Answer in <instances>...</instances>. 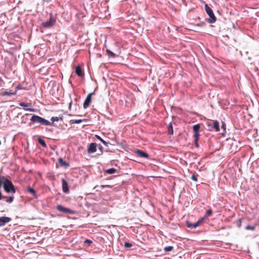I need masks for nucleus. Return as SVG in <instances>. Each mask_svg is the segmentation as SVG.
<instances>
[{
    "mask_svg": "<svg viewBox=\"0 0 259 259\" xmlns=\"http://www.w3.org/2000/svg\"><path fill=\"white\" fill-rule=\"evenodd\" d=\"M30 120L34 123H40L44 125H53L49 120L36 115H33Z\"/></svg>",
    "mask_w": 259,
    "mask_h": 259,
    "instance_id": "f257e3e1",
    "label": "nucleus"
},
{
    "mask_svg": "<svg viewBox=\"0 0 259 259\" xmlns=\"http://www.w3.org/2000/svg\"><path fill=\"white\" fill-rule=\"evenodd\" d=\"M5 181V186H4L5 192L8 193H15L16 190L13 183L9 179L6 180Z\"/></svg>",
    "mask_w": 259,
    "mask_h": 259,
    "instance_id": "f03ea898",
    "label": "nucleus"
},
{
    "mask_svg": "<svg viewBox=\"0 0 259 259\" xmlns=\"http://www.w3.org/2000/svg\"><path fill=\"white\" fill-rule=\"evenodd\" d=\"M206 125L208 131L215 132L220 131L219 123L217 120L207 122Z\"/></svg>",
    "mask_w": 259,
    "mask_h": 259,
    "instance_id": "7ed1b4c3",
    "label": "nucleus"
},
{
    "mask_svg": "<svg viewBox=\"0 0 259 259\" xmlns=\"http://www.w3.org/2000/svg\"><path fill=\"white\" fill-rule=\"evenodd\" d=\"M205 9L207 14L209 16L208 22L209 23H213L216 21L217 18L213 13L212 10L208 6L207 4L205 5Z\"/></svg>",
    "mask_w": 259,
    "mask_h": 259,
    "instance_id": "20e7f679",
    "label": "nucleus"
},
{
    "mask_svg": "<svg viewBox=\"0 0 259 259\" xmlns=\"http://www.w3.org/2000/svg\"><path fill=\"white\" fill-rule=\"evenodd\" d=\"M56 209L57 210L65 213H69L70 214H74L75 213L74 210L65 207L61 205H57Z\"/></svg>",
    "mask_w": 259,
    "mask_h": 259,
    "instance_id": "39448f33",
    "label": "nucleus"
},
{
    "mask_svg": "<svg viewBox=\"0 0 259 259\" xmlns=\"http://www.w3.org/2000/svg\"><path fill=\"white\" fill-rule=\"evenodd\" d=\"M204 220H205V218H202L201 219L197 221L195 223H192L190 222L187 221L186 225H187V227H188L189 228H191V229L196 228L198 227V226H199L200 225V224L204 221Z\"/></svg>",
    "mask_w": 259,
    "mask_h": 259,
    "instance_id": "423d86ee",
    "label": "nucleus"
},
{
    "mask_svg": "<svg viewBox=\"0 0 259 259\" xmlns=\"http://www.w3.org/2000/svg\"><path fill=\"white\" fill-rule=\"evenodd\" d=\"M55 20L53 17L52 15H51L49 20L41 23V25L45 28H49L52 27L55 24Z\"/></svg>",
    "mask_w": 259,
    "mask_h": 259,
    "instance_id": "0eeeda50",
    "label": "nucleus"
},
{
    "mask_svg": "<svg viewBox=\"0 0 259 259\" xmlns=\"http://www.w3.org/2000/svg\"><path fill=\"white\" fill-rule=\"evenodd\" d=\"M94 94V92L91 93L87 96L85 101H84L83 107L84 109L87 108L92 102V96Z\"/></svg>",
    "mask_w": 259,
    "mask_h": 259,
    "instance_id": "6e6552de",
    "label": "nucleus"
},
{
    "mask_svg": "<svg viewBox=\"0 0 259 259\" xmlns=\"http://www.w3.org/2000/svg\"><path fill=\"white\" fill-rule=\"evenodd\" d=\"M12 219L8 217H0V227L5 226L7 223L11 222Z\"/></svg>",
    "mask_w": 259,
    "mask_h": 259,
    "instance_id": "1a4fd4ad",
    "label": "nucleus"
},
{
    "mask_svg": "<svg viewBox=\"0 0 259 259\" xmlns=\"http://www.w3.org/2000/svg\"><path fill=\"white\" fill-rule=\"evenodd\" d=\"M193 129L194 131V138H195L196 139L199 138V131L200 129V125L199 124H195L193 125Z\"/></svg>",
    "mask_w": 259,
    "mask_h": 259,
    "instance_id": "9d476101",
    "label": "nucleus"
},
{
    "mask_svg": "<svg viewBox=\"0 0 259 259\" xmlns=\"http://www.w3.org/2000/svg\"><path fill=\"white\" fill-rule=\"evenodd\" d=\"M97 150V144L95 143H92L90 144L88 148V152L89 153H93Z\"/></svg>",
    "mask_w": 259,
    "mask_h": 259,
    "instance_id": "9b49d317",
    "label": "nucleus"
},
{
    "mask_svg": "<svg viewBox=\"0 0 259 259\" xmlns=\"http://www.w3.org/2000/svg\"><path fill=\"white\" fill-rule=\"evenodd\" d=\"M136 153L140 157L142 158H148L149 157V154L141 150L137 149L136 151Z\"/></svg>",
    "mask_w": 259,
    "mask_h": 259,
    "instance_id": "f8f14e48",
    "label": "nucleus"
},
{
    "mask_svg": "<svg viewBox=\"0 0 259 259\" xmlns=\"http://www.w3.org/2000/svg\"><path fill=\"white\" fill-rule=\"evenodd\" d=\"M62 182L63 192L65 193H68L69 190V188H68V185L67 181L65 179H63L62 180Z\"/></svg>",
    "mask_w": 259,
    "mask_h": 259,
    "instance_id": "ddd939ff",
    "label": "nucleus"
},
{
    "mask_svg": "<svg viewBox=\"0 0 259 259\" xmlns=\"http://www.w3.org/2000/svg\"><path fill=\"white\" fill-rule=\"evenodd\" d=\"M58 162L61 166L64 168H67L69 166L70 164L68 162L64 161L62 158H59L58 159Z\"/></svg>",
    "mask_w": 259,
    "mask_h": 259,
    "instance_id": "4468645a",
    "label": "nucleus"
},
{
    "mask_svg": "<svg viewBox=\"0 0 259 259\" xmlns=\"http://www.w3.org/2000/svg\"><path fill=\"white\" fill-rule=\"evenodd\" d=\"M0 94L3 96H14V95H16V92H7V91H1L0 92Z\"/></svg>",
    "mask_w": 259,
    "mask_h": 259,
    "instance_id": "2eb2a0df",
    "label": "nucleus"
},
{
    "mask_svg": "<svg viewBox=\"0 0 259 259\" xmlns=\"http://www.w3.org/2000/svg\"><path fill=\"white\" fill-rule=\"evenodd\" d=\"M75 73L80 77H82L83 75V73L82 72V69L79 65L76 66L75 68Z\"/></svg>",
    "mask_w": 259,
    "mask_h": 259,
    "instance_id": "dca6fc26",
    "label": "nucleus"
},
{
    "mask_svg": "<svg viewBox=\"0 0 259 259\" xmlns=\"http://www.w3.org/2000/svg\"><path fill=\"white\" fill-rule=\"evenodd\" d=\"M3 199H6V202L8 203H11L14 199V196L13 195L10 196H6L3 195Z\"/></svg>",
    "mask_w": 259,
    "mask_h": 259,
    "instance_id": "f3484780",
    "label": "nucleus"
},
{
    "mask_svg": "<svg viewBox=\"0 0 259 259\" xmlns=\"http://www.w3.org/2000/svg\"><path fill=\"white\" fill-rule=\"evenodd\" d=\"M95 137L99 140H100L105 146L108 147L109 145L110 144V142L109 141L107 142L105 140H104L102 138H101L100 136L98 135H96Z\"/></svg>",
    "mask_w": 259,
    "mask_h": 259,
    "instance_id": "a211bd4d",
    "label": "nucleus"
},
{
    "mask_svg": "<svg viewBox=\"0 0 259 259\" xmlns=\"http://www.w3.org/2000/svg\"><path fill=\"white\" fill-rule=\"evenodd\" d=\"M168 133L169 135H172L174 133L173 127L171 122L169 123L167 126Z\"/></svg>",
    "mask_w": 259,
    "mask_h": 259,
    "instance_id": "6ab92c4d",
    "label": "nucleus"
},
{
    "mask_svg": "<svg viewBox=\"0 0 259 259\" xmlns=\"http://www.w3.org/2000/svg\"><path fill=\"white\" fill-rule=\"evenodd\" d=\"M116 171V169L114 168H111L105 170V172L109 174H114Z\"/></svg>",
    "mask_w": 259,
    "mask_h": 259,
    "instance_id": "aec40b11",
    "label": "nucleus"
},
{
    "mask_svg": "<svg viewBox=\"0 0 259 259\" xmlns=\"http://www.w3.org/2000/svg\"><path fill=\"white\" fill-rule=\"evenodd\" d=\"M27 191L29 193H31L33 196H35L36 195L35 190L33 188L30 187V186L28 187Z\"/></svg>",
    "mask_w": 259,
    "mask_h": 259,
    "instance_id": "412c9836",
    "label": "nucleus"
},
{
    "mask_svg": "<svg viewBox=\"0 0 259 259\" xmlns=\"http://www.w3.org/2000/svg\"><path fill=\"white\" fill-rule=\"evenodd\" d=\"M38 142L43 147H44V148L47 147V144H46L45 141L44 140H42V139L38 138Z\"/></svg>",
    "mask_w": 259,
    "mask_h": 259,
    "instance_id": "4be33fe9",
    "label": "nucleus"
},
{
    "mask_svg": "<svg viewBox=\"0 0 259 259\" xmlns=\"http://www.w3.org/2000/svg\"><path fill=\"white\" fill-rule=\"evenodd\" d=\"M106 52H107V54L111 57L112 58H114L115 57V54L112 52V51H111L110 50L107 49L106 50Z\"/></svg>",
    "mask_w": 259,
    "mask_h": 259,
    "instance_id": "5701e85b",
    "label": "nucleus"
},
{
    "mask_svg": "<svg viewBox=\"0 0 259 259\" xmlns=\"http://www.w3.org/2000/svg\"><path fill=\"white\" fill-rule=\"evenodd\" d=\"M19 105L21 107H27L31 106V104L27 103H25V102H20Z\"/></svg>",
    "mask_w": 259,
    "mask_h": 259,
    "instance_id": "b1692460",
    "label": "nucleus"
},
{
    "mask_svg": "<svg viewBox=\"0 0 259 259\" xmlns=\"http://www.w3.org/2000/svg\"><path fill=\"white\" fill-rule=\"evenodd\" d=\"M212 214V210L211 209H208L205 214L204 218L208 217Z\"/></svg>",
    "mask_w": 259,
    "mask_h": 259,
    "instance_id": "393cba45",
    "label": "nucleus"
},
{
    "mask_svg": "<svg viewBox=\"0 0 259 259\" xmlns=\"http://www.w3.org/2000/svg\"><path fill=\"white\" fill-rule=\"evenodd\" d=\"M255 225H254V226L247 225L245 227V229L247 230H250L253 231L255 230Z\"/></svg>",
    "mask_w": 259,
    "mask_h": 259,
    "instance_id": "a878e982",
    "label": "nucleus"
},
{
    "mask_svg": "<svg viewBox=\"0 0 259 259\" xmlns=\"http://www.w3.org/2000/svg\"><path fill=\"white\" fill-rule=\"evenodd\" d=\"M59 120V117H57V116H55V117H51V120L52 121V122H51L53 125V126L54 125V122H55V121H58Z\"/></svg>",
    "mask_w": 259,
    "mask_h": 259,
    "instance_id": "bb28decb",
    "label": "nucleus"
},
{
    "mask_svg": "<svg viewBox=\"0 0 259 259\" xmlns=\"http://www.w3.org/2000/svg\"><path fill=\"white\" fill-rule=\"evenodd\" d=\"M174 247L171 246H166L164 248V250L166 252L171 251L173 249Z\"/></svg>",
    "mask_w": 259,
    "mask_h": 259,
    "instance_id": "cd10ccee",
    "label": "nucleus"
},
{
    "mask_svg": "<svg viewBox=\"0 0 259 259\" xmlns=\"http://www.w3.org/2000/svg\"><path fill=\"white\" fill-rule=\"evenodd\" d=\"M241 224H242V221H241V219H239L238 220H237L236 221V226L238 227V228H240L241 226Z\"/></svg>",
    "mask_w": 259,
    "mask_h": 259,
    "instance_id": "c85d7f7f",
    "label": "nucleus"
},
{
    "mask_svg": "<svg viewBox=\"0 0 259 259\" xmlns=\"http://www.w3.org/2000/svg\"><path fill=\"white\" fill-rule=\"evenodd\" d=\"M132 246V244L131 243H129L127 242H125L124 243V247L125 248H130V247H131Z\"/></svg>",
    "mask_w": 259,
    "mask_h": 259,
    "instance_id": "c756f323",
    "label": "nucleus"
},
{
    "mask_svg": "<svg viewBox=\"0 0 259 259\" xmlns=\"http://www.w3.org/2000/svg\"><path fill=\"white\" fill-rule=\"evenodd\" d=\"M226 123L222 121L221 128L224 130V131L225 132H226Z\"/></svg>",
    "mask_w": 259,
    "mask_h": 259,
    "instance_id": "7c9ffc66",
    "label": "nucleus"
},
{
    "mask_svg": "<svg viewBox=\"0 0 259 259\" xmlns=\"http://www.w3.org/2000/svg\"><path fill=\"white\" fill-rule=\"evenodd\" d=\"M82 122L81 119H76L72 121V123L79 124Z\"/></svg>",
    "mask_w": 259,
    "mask_h": 259,
    "instance_id": "2f4dec72",
    "label": "nucleus"
},
{
    "mask_svg": "<svg viewBox=\"0 0 259 259\" xmlns=\"http://www.w3.org/2000/svg\"><path fill=\"white\" fill-rule=\"evenodd\" d=\"M22 85L21 84H18L15 88L16 92L18 90L22 89Z\"/></svg>",
    "mask_w": 259,
    "mask_h": 259,
    "instance_id": "473e14b6",
    "label": "nucleus"
},
{
    "mask_svg": "<svg viewBox=\"0 0 259 259\" xmlns=\"http://www.w3.org/2000/svg\"><path fill=\"white\" fill-rule=\"evenodd\" d=\"M191 180L195 181V182H197V178L196 177V176L195 175H193L192 176H191Z\"/></svg>",
    "mask_w": 259,
    "mask_h": 259,
    "instance_id": "72a5a7b5",
    "label": "nucleus"
},
{
    "mask_svg": "<svg viewBox=\"0 0 259 259\" xmlns=\"http://www.w3.org/2000/svg\"><path fill=\"white\" fill-rule=\"evenodd\" d=\"M25 111H30V112H34L35 109L33 108H24V109Z\"/></svg>",
    "mask_w": 259,
    "mask_h": 259,
    "instance_id": "f704fd0d",
    "label": "nucleus"
},
{
    "mask_svg": "<svg viewBox=\"0 0 259 259\" xmlns=\"http://www.w3.org/2000/svg\"><path fill=\"white\" fill-rule=\"evenodd\" d=\"M84 243L88 244L89 245H90L92 243V241L89 239H86L84 241Z\"/></svg>",
    "mask_w": 259,
    "mask_h": 259,
    "instance_id": "c9c22d12",
    "label": "nucleus"
},
{
    "mask_svg": "<svg viewBox=\"0 0 259 259\" xmlns=\"http://www.w3.org/2000/svg\"><path fill=\"white\" fill-rule=\"evenodd\" d=\"M198 139H196L195 138H194L195 145L196 147H198V146H199V145L198 143Z\"/></svg>",
    "mask_w": 259,
    "mask_h": 259,
    "instance_id": "e433bc0d",
    "label": "nucleus"
},
{
    "mask_svg": "<svg viewBox=\"0 0 259 259\" xmlns=\"http://www.w3.org/2000/svg\"><path fill=\"white\" fill-rule=\"evenodd\" d=\"M98 149H99V150L101 151V154L103 153V147L101 145H99V147H98Z\"/></svg>",
    "mask_w": 259,
    "mask_h": 259,
    "instance_id": "4c0bfd02",
    "label": "nucleus"
},
{
    "mask_svg": "<svg viewBox=\"0 0 259 259\" xmlns=\"http://www.w3.org/2000/svg\"><path fill=\"white\" fill-rule=\"evenodd\" d=\"M72 101L69 103L68 108L70 110L71 108Z\"/></svg>",
    "mask_w": 259,
    "mask_h": 259,
    "instance_id": "58836bf2",
    "label": "nucleus"
},
{
    "mask_svg": "<svg viewBox=\"0 0 259 259\" xmlns=\"http://www.w3.org/2000/svg\"><path fill=\"white\" fill-rule=\"evenodd\" d=\"M3 81L2 78L1 77H0V82H3Z\"/></svg>",
    "mask_w": 259,
    "mask_h": 259,
    "instance_id": "ea45409f",
    "label": "nucleus"
},
{
    "mask_svg": "<svg viewBox=\"0 0 259 259\" xmlns=\"http://www.w3.org/2000/svg\"><path fill=\"white\" fill-rule=\"evenodd\" d=\"M197 25L200 26V24H198Z\"/></svg>",
    "mask_w": 259,
    "mask_h": 259,
    "instance_id": "a19ab883",
    "label": "nucleus"
}]
</instances>
